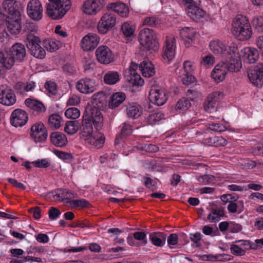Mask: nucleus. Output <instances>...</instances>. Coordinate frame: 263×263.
Wrapping results in <instances>:
<instances>
[{
    "instance_id": "nucleus-9",
    "label": "nucleus",
    "mask_w": 263,
    "mask_h": 263,
    "mask_svg": "<svg viewBox=\"0 0 263 263\" xmlns=\"http://www.w3.org/2000/svg\"><path fill=\"white\" fill-rule=\"evenodd\" d=\"M3 7L5 11L12 17H21L23 7L20 2L14 0H5Z\"/></svg>"
},
{
    "instance_id": "nucleus-40",
    "label": "nucleus",
    "mask_w": 263,
    "mask_h": 263,
    "mask_svg": "<svg viewBox=\"0 0 263 263\" xmlns=\"http://www.w3.org/2000/svg\"><path fill=\"white\" fill-rule=\"evenodd\" d=\"M224 211L222 208L212 209L207 217L208 219L211 222H216L220 220V217L223 216Z\"/></svg>"
},
{
    "instance_id": "nucleus-11",
    "label": "nucleus",
    "mask_w": 263,
    "mask_h": 263,
    "mask_svg": "<svg viewBox=\"0 0 263 263\" xmlns=\"http://www.w3.org/2000/svg\"><path fill=\"white\" fill-rule=\"evenodd\" d=\"M27 14L33 20L39 21L42 18L43 8L39 0H30L27 5Z\"/></svg>"
},
{
    "instance_id": "nucleus-57",
    "label": "nucleus",
    "mask_w": 263,
    "mask_h": 263,
    "mask_svg": "<svg viewBox=\"0 0 263 263\" xmlns=\"http://www.w3.org/2000/svg\"><path fill=\"white\" fill-rule=\"evenodd\" d=\"M252 24L255 29H258V31H260V29L262 30V27L263 26V17L257 16L254 17L252 21Z\"/></svg>"
},
{
    "instance_id": "nucleus-50",
    "label": "nucleus",
    "mask_w": 263,
    "mask_h": 263,
    "mask_svg": "<svg viewBox=\"0 0 263 263\" xmlns=\"http://www.w3.org/2000/svg\"><path fill=\"white\" fill-rule=\"evenodd\" d=\"M34 50H35V54L34 52H32V51H30V54L34 57L40 59H43L45 57L46 52L45 50L41 46L40 44L37 45L35 46V48L33 51V52Z\"/></svg>"
},
{
    "instance_id": "nucleus-62",
    "label": "nucleus",
    "mask_w": 263,
    "mask_h": 263,
    "mask_svg": "<svg viewBox=\"0 0 263 263\" xmlns=\"http://www.w3.org/2000/svg\"><path fill=\"white\" fill-rule=\"evenodd\" d=\"M62 68L65 72L68 73L70 75L74 74L77 72L76 68L69 64H65V65H64Z\"/></svg>"
},
{
    "instance_id": "nucleus-3",
    "label": "nucleus",
    "mask_w": 263,
    "mask_h": 263,
    "mask_svg": "<svg viewBox=\"0 0 263 263\" xmlns=\"http://www.w3.org/2000/svg\"><path fill=\"white\" fill-rule=\"evenodd\" d=\"M139 41L140 45L149 51H156L158 48L156 41V35L154 31L149 28H144L139 33Z\"/></svg>"
},
{
    "instance_id": "nucleus-6",
    "label": "nucleus",
    "mask_w": 263,
    "mask_h": 263,
    "mask_svg": "<svg viewBox=\"0 0 263 263\" xmlns=\"http://www.w3.org/2000/svg\"><path fill=\"white\" fill-rule=\"evenodd\" d=\"M182 3L185 5L189 16L193 20L197 22L203 17L204 12L193 0H182Z\"/></svg>"
},
{
    "instance_id": "nucleus-25",
    "label": "nucleus",
    "mask_w": 263,
    "mask_h": 263,
    "mask_svg": "<svg viewBox=\"0 0 263 263\" xmlns=\"http://www.w3.org/2000/svg\"><path fill=\"white\" fill-rule=\"evenodd\" d=\"M241 52L243 54V60L250 64L254 63L259 57L258 51L254 48H245L241 50Z\"/></svg>"
},
{
    "instance_id": "nucleus-49",
    "label": "nucleus",
    "mask_w": 263,
    "mask_h": 263,
    "mask_svg": "<svg viewBox=\"0 0 263 263\" xmlns=\"http://www.w3.org/2000/svg\"><path fill=\"white\" fill-rule=\"evenodd\" d=\"M69 203L71 207L81 208L88 207L90 205L89 202L84 199L70 200Z\"/></svg>"
},
{
    "instance_id": "nucleus-27",
    "label": "nucleus",
    "mask_w": 263,
    "mask_h": 263,
    "mask_svg": "<svg viewBox=\"0 0 263 263\" xmlns=\"http://www.w3.org/2000/svg\"><path fill=\"white\" fill-rule=\"evenodd\" d=\"M86 138L90 144L93 145L97 148H100L103 146L105 139L104 134L99 132H96Z\"/></svg>"
},
{
    "instance_id": "nucleus-23",
    "label": "nucleus",
    "mask_w": 263,
    "mask_h": 263,
    "mask_svg": "<svg viewBox=\"0 0 263 263\" xmlns=\"http://www.w3.org/2000/svg\"><path fill=\"white\" fill-rule=\"evenodd\" d=\"M107 9L117 12L122 17H126L129 13L128 7L121 2L109 4L107 6Z\"/></svg>"
},
{
    "instance_id": "nucleus-35",
    "label": "nucleus",
    "mask_w": 263,
    "mask_h": 263,
    "mask_svg": "<svg viewBox=\"0 0 263 263\" xmlns=\"http://www.w3.org/2000/svg\"><path fill=\"white\" fill-rule=\"evenodd\" d=\"M125 78L130 85L133 86H142L144 80L137 73L125 74Z\"/></svg>"
},
{
    "instance_id": "nucleus-36",
    "label": "nucleus",
    "mask_w": 263,
    "mask_h": 263,
    "mask_svg": "<svg viewBox=\"0 0 263 263\" xmlns=\"http://www.w3.org/2000/svg\"><path fill=\"white\" fill-rule=\"evenodd\" d=\"M41 43L40 39L35 35L33 33H29L26 35V45L27 48L30 51L33 52V50L35 48L37 45ZM35 50H34V53L35 54Z\"/></svg>"
},
{
    "instance_id": "nucleus-30",
    "label": "nucleus",
    "mask_w": 263,
    "mask_h": 263,
    "mask_svg": "<svg viewBox=\"0 0 263 263\" xmlns=\"http://www.w3.org/2000/svg\"><path fill=\"white\" fill-rule=\"evenodd\" d=\"M139 69L144 77L150 78L154 75L155 70L151 62L144 60L139 65Z\"/></svg>"
},
{
    "instance_id": "nucleus-63",
    "label": "nucleus",
    "mask_w": 263,
    "mask_h": 263,
    "mask_svg": "<svg viewBox=\"0 0 263 263\" xmlns=\"http://www.w3.org/2000/svg\"><path fill=\"white\" fill-rule=\"evenodd\" d=\"M167 243L170 248L171 245L174 246L177 244L178 241V235L175 233H172L167 238Z\"/></svg>"
},
{
    "instance_id": "nucleus-17",
    "label": "nucleus",
    "mask_w": 263,
    "mask_h": 263,
    "mask_svg": "<svg viewBox=\"0 0 263 263\" xmlns=\"http://www.w3.org/2000/svg\"><path fill=\"white\" fill-rule=\"evenodd\" d=\"M46 12L53 20H59L67 13L58 4L56 3L55 4L54 2H50L47 5Z\"/></svg>"
},
{
    "instance_id": "nucleus-53",
    "label": "nucleus",
    "mask_w": 263,
    "mask_h": 263,
    "mask_svg": "<svg viewBox=\"0 0 263 263\" xmlns=\"http://www.w3.org/2000/svg\"><path fill=\"white\" fill-rule=\"evenodd\" d=\"M121 30L126 37H130L134 34V28L127 23H125L122 25Z\"/></svg>"
},
{
    "instance_id": "nucleus-51",
    "label": "nucleus",
    "mask_w": 263,
    "mask_h": 263,
    "mask_svg": "<svg viewBox=\"0 0 263 263\" xmlns=\"http://www.w3.org/2000/svg\"><path fill=\"white\" fill-rule=\"evenodd\" d=\"M46 91L52 95H55L57 92V86L56 83L53 81H47L44 85Z\"/></svg>"
},
{
    "instance_id": "nucleus-12",
    "label": "nucleus",
    "mask_w": 263,
    "mask_h": 263,
    "mask_svg": "<svg viewBox=\"0 0 263 263\" xmlns=\"http://www.w3.org/2000/svg\"><path fill=\"white\" fill-rule=\"evenodd\" d=\"M105 4L104 0H87L83 4V12L89 15L96 14L103 8Z\"/></svg>"
},
{
    "instance_id": "nucleus-39",
    "label": "nucleus",
    "mask_w": 263,
    "mask_h": 263,
    "mask_svg": "<svg viewBox=\"0 0 263 263\" xmlns=\"http://www.w3.org/2000/svg\"><path fill=\"white\" fill-rule=\"evenodd\" d=\"M103 79L105 84L114 85L119 81L120 76L118 72L109 71L105 74Z\"/></svg>"
},
{
    "instance_id": "nucleus-42",
    "label": "nucleus",
    "mask_w": 263,
    "mask_h": 263,
    "mask_svg": "<svg viewBox=\"0 0 263 263\" xmlns=\"http://www.w3.org/2000/svg\"><path fill=\"white\" fill-rule=\"evenodd\" d=\"M238 53L239 50L237 45L236 44L232 43L229 46L228 50L226 48V51H225V54H223V57L225 58H230L231 56L232 57V58H240Z\"/></svg>"
},
{
    "instance_id": "nucleus-46",
    "label": "nucleus",
    "mask_w": 263,
    "mask_h": 263,
    "mask_svg": "<svg viewBox=\"0 0 263 263\" xmlns=\"http://www.w3.org/2000/svg\"><path fill=\"white\" fill-rule=\"evenodd\" d=\"M191 106V103L187 99L182 98L177 102L175 108L176 109L184 110L189 108Z\"/></svg>"
},
{
    "instance_id": "nucleus-58",
    "label": "nucleus",
    "mask_w": 263,
    "mask_h": 263,
    "mask_svg": "<svg viewBox=\"0 0 263 263\" xmlns=\"http://www.w3.org/2000/svg\"><path fill=\"white\" fill-rule=\"evenodd\" d=\"M230 250L234 255L242 256L245 254V251L240 248L238 246L233 244L231 246Z\"/></svg>"
},
{
    "instance_id": "nucleus-1",
    "label": "nucleus",
    "mask_w": 263,
    "mask_h": 263,
    "mask_svg": "<svg viewBox=\"0 0 263 263\" xmlns=\"http://www.w3.org/2000/svg\"><path fill=\"white\" fill-rule=\"evenodd\" d=\"M92 125L97 130L101 128L103 125V117L102 114L97 107L86 108L83 116L82 128L83 135L86 138L93 134Z\"/></svg>"
},
{
    "instance_id": "nucleus-15",
    "label": "nucleus",
    "mask_w": 263,
    "mask_h": 263,
    "mask_svg": "<svg viewBox=\"0 0 263 263\" xmlns=\"http://www.w3.org/2000/svg\"><path fill=\"white\" fill-rule=\"evenodd\" d=\"M27 112L21 109H16L11 114L10 122L15 127L22 126L27 123Z\"/></svg>"
},
{
    "instance_id": "nucleus-5",
    "label": "nucleus",
    "mask_w": 263,
    "mask_h": 263,
    "mask_svg": "<svg viewBox=\"0 0 263 263\" xmlns=\"http://www.w3.org/2000/svg\"><path fill=\"white\" fill-rule=\"evenodd\" d=\"M250 82L255 86L262 87L263 85V64L258 63L248 72Z\"/></svg>"
},
{
    "instance_id": "nucleus-24",
    "label": "nucleus",
    "mask_w": 263,
    "mask_h": 263,
    "mask_svg": "<svg viewBox=\"0 0 263 263\" xmlns=\"http://www.w3.org/2000/svg\"><path fill=\"white\" fill-rule=\"evenodd\" d=\"M226 62H222V64H225L226 66V70L230 72H236L240 70L242 64L240 58H225Z\"/></svg>"
},
{
    "instance_id": "nucleus-16",
    "label": "nucleus",
    "mask_w": 263,
    "mask_h": 263,
    "mask_svg": "<svg viewBox=\"0 0 263 263\" xmlns=\"http://www.w3.org/2000/svg\"><path fill=\"white\" fill-rule=\"evenodd\" d=\"M97 86L95 81L89 78H83L77 83V89L83 93H90L96 90Z\"/></svg>"
},
{
    "instance_id": "nucleus-47",
    "label": "nucleus",
    "mask_w": 263,
    "mask_h": 263,
    "mask_svg": "<svg viewBox=\"0 0 263 263\" xmlns=\"http://www.w3.org/2000/svg\"><path fill=\"white\" fill-rule=\"evenodd\" d=\"M43 44L44 47L50 52L56 51L59 48L58 43L55 40H45L44 41Z\"/></svg>"
},
{
    "instance_id": "nucleus-60",
    "label": "nucleus",
    "mask_w": 263,
    "mask_h": 263,
    "mask_svg": "<svg viewBox=\"0 0 263 263\" xmlns=\"http://www.w3.org/2000/svg\"><path fill=\"white\" fill-rule=\"evenodd\" d=\"M54 153L60 159L63 160H71L73 157L72 155L68 153L63 152L58 150H54Z\"/></svg>"
},
{
    "instance_id": "nucleus-18",
    "label": "nucleus",
    "mask_w": 263,
    "mask_h": 263,
    "mask_svg": "<svg viewBox=\"0 0 263 263\" xmlns=\"http://www.w3.org/2000/svg\"><path fill=\"white\" fill-rule=\"evenodd\" d=\"M100 38L93 33H88L81 41L82 47L84 50H93L98 45Z\"/></svg>"
},
{
    "instance_id": "nucleus-55",
    "label": "nucleus",
    "mask_w": 263,
    "mask_h": 263,
    "mask_svg": "<svg viewBox=\"0 0 263 263\" xmlns=\"http://www.w3.org/2000/svg\"><path fill=\"white\" fill-rule=\"evenodd\" d=\"M37 27L34 23L26 21L23 25V31L27 33H32L36 31Z\"/></svg>"
},
{
    "instance_id": "nucleus-43",
    "label": "nucleus",
    "mask_w": 263,
    "mask_h": 263,
    "mask_svg": "<svg viewBox=\"0 0 263 263\" xmlns=\"http://www.w3.org/2000/svg\"><path fill=\"white\" fill-rule=\"evenodd\" d=\"M164 117V114L161 112H154L147 116L146 121L148 124L154 125L162 119Z\"/></svg>"
},
{
    "instance_id": "nucleus-32",
    "label": "nucleus",
    "mask_w": 263,
    "mask_h": 263,
    "mask_svg": "<svg viewBox=\"0 0 263 263\" xmlns=\"http://www.w3.org/2000/svg\"><path fill=\"white\" fill-rule=\"evenodd\" d=\"M25 103L31 110L37 113L44 112L46 111V108L43 103L39 101L28 98Z\"/></svg>"
},
{
    "instance_id": "nucleus-34",
    "label": "nucleus",
    "mask_w": 263,
    "mask_h": 263,
    "mask_svg": "<svg viewBox=\"0 0 263 263\" xmlns=\"http://www.w3.org/2000/svg\"><path fill=\"white\" fill-rule=\"evenodd\" d=\"M15 61L9 51L0 52V64L6 69H10L14 64Z\"/></svg>"
},
{
    "instance_id": "nucleus-2",
    "label": "nucleus",
    "mask_w": 263,
    "mask_h": 263,
    "mask_svg": "<svg viewBox=\"0 0 263 263\" xmlns=\"http://www.w3.org/2000/svg\"><path fill=\"white\" fill-rule=\"evenodd\" d=\"M232 32L238 40L246 41L249 39L252 32L248 19L241 15L235 17L232 23Z\"/></svg>"
},
{
    "instance_id": "nucleus-4",
    "label": "nucleus",
    "mask_w": 263,
    "mask_h": 263,
    "mask_svg": "<svg viewBox=\"0 0 263 263\" xmlns=\"http://www.w3.org/2000/svg\"><path fill=\"white\" fill-rule=\"evenodd\" d=\"M116 24L115 15L111 13H106L102 16L98 24V31L104 34L113 28Z\"/></svg>"
},
{
    "instance_id": "nucleus-41",
    "label": "nucleus",
    "mask_w": 263,
    "mask_h": 263,
    "mask_svg": "<svg viewBox=\"0 0 263 263\" xmlns=\"http://www.w3.org/2000/svg\"><path fill=\"white\" fill-rule=\"evenodd\" d=\"M80 124L77 120L67 121L64 128V130L69 135H72L76 133L79 129Z\"/></svg>"
},
{
    "instance_id": "nucleus-37",
    "label": "nucleus",
    "mask_w": 263,
    "mask_h": 263,
    "mask_svg": "<svg viewBox=\"0 0 263 263\" xmlns=\"http://www.w3.org/2000/svg\"><path fill=\"white\" fill-rule=\"evenodd\" d=\"M132 132L133 129L131 125L128 123H124L121 127L120 133L116 136L115 140V144H118L123 138L126 137L130 135Z\"/></svg>"
},
{
    "instance_id": "nucleus-56",
    "label": "nucleus",
    "mask_w": 263,
    "mask_h": 263,
    "mask_svg": "<svg viewBox=\"0 0 263 263\" xmlns=\"http://www.w3.org/2000/svg\"><path fill=\"white\" fill-rule=\"evenodd\" d=\"M215 62V59L212 55H206L202 58L201 65L204 66H212Z\"/></svg>"
},
{
    "instance_id": "nucleus-61",
    "label": "nucleus",
    "mask_w": 263,
    "mask_h": 263,
    "mask_svg": "<svg viewBox=\"0 0 263 263\" xmlns=\"http://www.w3.org/2000/svg\"><path fill=\"white\" fill-rule=\"evenodd\" d=\"M209 129L216 132H222L226 130V127L220 123H213L209 124Z\"/></svg>"
},
{
    "instance_id": "nucleus-7",
    "label": "nucleus",
    "mask_w": 263,
    "mask_h": 263,
    "mask_svg": "<svg viewBox=\"0 0 263 263\" xmlns=\"http://www.w3.org/2000/svg\"><path fill=\"white\" fill-rule=\"evenodd\" d=\"M30 136L35 143L44 142L48 136L47 131L43 123H36L30 129Z\"/></svg>"
},
{
    "instance_id": "nucleus-64",
    "label": "nucleus",
    "mask_w": 263,
    "mask_h": 263,
    "mask_svg": "<svg viewBox=\"0 0 263 263\" xmlns=\"http://www.w3.org/2000/svg\"><path fill=\"white\" fill-rule=\"evenodd\" d=\"M14 88L17 93L23 95L25 93V83L22 82H18L15 84Z\"/></svg>"
},
{
    "instance_id": "nucleus-52",
    "label": "nucleus",
    "mask_w": 263,
    "mask_h": 263,
    "mask_svg": "<svg viewBox=\"0 0 263 263\" xmlns=\"http://www.w3.org/2000/svg\"><path fill=\"white\" fill-rule=\"evenodd\" d=\"M133 237L136 240L141 241V243L139 245L141 246H145L147 243L146 234L143 232H135L133 234Z\"/></svg>"
},
{
    "instance_id": "nucleus-20",
    "label": "nucleus",
    "mask_w": 263,
    "mask_h": 263,
    "mask_svg": "<svg viewBox=\"0 0 263 263\" xmlns=\"http://www.w3.org/2000/svg\"><path fill=\"white\" fill-rule=\"evenodd\" d=\"M196 34L195 30L191 27H184L180 30V36L186 47H190L192 44Z\"/></svg>"
},
{
    "instance_id": "nucleus-8",
    "label": "nucleus",
    "mask_w": 263,
    "mask_h": 263,
    "mask_svg": "<svg viewBox=\"0 0 263 263\" xmlns=\"http://www.w3.org/2000/svg\"><path fill=\"white\" fill-rule=\"evenodd\" d=\"M16 97L13 90L7 85L0 86V103L6 106H11L16 102Z\"/></svg>"
},
{
    "instance_id": "nucleus-13",
    "label": "nucleus",
    "mask_w": 263,
    "mask_h": 263,
    "mask_svg": "<svg viewBox=\"0 0 263 263\" xmlns=\"http://www.w3.org/2000/svg\"><path fill=\"white\" fill-rule=\"evenodd\" d=\"M149 99L152 103L158 106L162 105L167 100L166 91L164 89L159 87L152 88L149 91Z\"/></svg>"
},
{
    "instance_id": "nucleus-59",
    "label": "nucleus",
    "mask_w": 263,
    "mask_h": 263,
    "mask_svg": "<svg viewBox=\"0 0 263 263\" xmlns=\"http://www.w3.org/2000/svg\"><path fill=\"white\" fill-rule=\"evenodd\" d=\"M61 214V212L55 207H51L48 211L49 218L52 220L58 218Z\"/></svg>"
},
{
    "instance_id": "nucleus-38",
    "label": "nucleus",
    "mask_w": 263,
    "mask_h": 263,
    "mask_svg": "<svg viewBox=\"0 0 263 263\" xmlns=\"http://www.w3.org/2000/svg\"><path fill=\"white\" fill-rule=\"evenodd\" d=\"M209 46L211 50L215 54H221L223 57V54H225L226 47L219 41H213L211 42Z\"/></svg>"
},
{
    "instance_id": "nucleus-26",
    "label": "nucleus",
    "mask_w": 263,
    "mask_h": 263,
    "mask_svg": "<svg viewBox=\"0 0 263 263\" xmlns=\"http://www.w3.org/2000/svg\"><path fill=\"white\" fill-rule=\"evenodd\" d=\"M50 140L51 143L57 147L65 146L67 143V140L66 135L62 133L55 132L50 134Z\"/></svg>"
},
{
    "instance_id": "nucleus-22",
    "label": "nucleus",
    "mask_w": 263,
    "mask_h": 263,
    "mask_svg": "<svg viewBox=\"0 0 263 263\" xmlns=\"http://www.w3.org/2000/svg\"><path fill=\"white\" fill-rule=\"evenodd\" d=\"M225 64H217L211 73V77L217 82L222 81L227 73Z\"/></svg>"
},
{
    "instance_id": "nucleus-28",
    "label": "nucleus",
    "mask_w": 263,
    "mask_h": 263,
    "mask_svg": "<svg viewBox=\"0 0 263 263\" xmlns=\"http://www.w3.org/2000/svg\"><path fill=\"white\" fill-rule=\"evenodd\" d=\"M149 236L153 245L162 247L165 243L167 235L163 232H157L151 233Z\"/></svg>"
},
{
    "instance_id": "nucleus-48",
    "label": "nucleus",
    "mask_w": 263,
    "mask_h": 263,
    "mask_svg": "<svg viewBox=\"0 0 263 263\" xmlns=\"http://www.w3.org/2000/svg\"><path fill=\"white\" fill-rule=\"evenodd\" d=\"M65 115L67 118L76 119L80 115V110L76 107H71L66 110Z\"/></svg>"
},
{
    "instance_id": "nucleus-21",
    "label": "nucleus",
    "mask_w": 263,
    "mask_h": 263,
    "mask_svg": "<svg viewBox=\"0 0 263 263\" xmlns=\"http://www.w3.org/2000/svg\"><path fill=\"white\" fill-rule=\"evenodd\" d=\"M176 40L172 38L166 41V45L164 48L163 58L167 62L172 60L175 56Z\"/></svg>"
},
{
    "instance_id": "nucleus-45",
    "label": "nucleus",
    "mask_w": 263,
    "mask_h": 263,
    "mask_svg": "<svg viewBox=\"0 0 263 263\" xmlns=\"http://www.w3.org/2000/svg\"><path fill=\"white\" fill-rule=\"evenodd\" d=\"M160 24V20L154 16L147 17L144 18L143 22V25L152 27H157Z\"/></svg>"
},
{
    "instance_id": "nucleus-31",
    "label": "nucleus",
    "mask_w": 263,
    "mask_h": 263,
    "mask_svg": "<svg viewBox=\"0 0 263 263\" xmlns=\"http://www.w3.org/2000/svg\"><path fill=\"white\" fill-rule=\"evenodd\" d=\"M126 99V95L122 92L113 93L110 97L108 106L110 108L114 109L119 106Z\"/></svg>"
},
{
    "instance_id": "nucleus-29",
    "label": "nucleus",
    "mask_w": 263,
    "mask_h": 263,
    "mask_svg": "<svg viewBox=\"0 0 263 263\" xmlns=\"http://www.w3.org/2000/svg\"><path fill=\"white\" fill-rule=\"evenodd\" d=\"M21 17H12L6 22V26L10 32L13 34H17L22 29Z\"/></svg>"
},
{
    "instance_id": "nucleus-44",
    "label": "nucleus",
    "mask_w": 263,
    "mask_h": 263,
    "mask_svg": "<svg viewBox=\"0 0 263 263\" xmlns=\"http://www.w3.org/2000/svg\"><path fill=\"white\" fill-rule=\"evenodd\" d=\"M61 117L58 114H53L49 116L48 124L51 127L58 128L61 126Z\"/></svg>"
},
{
    "instance_id": "nucleus-33",
    "label": "nucleus",
    "mask_w": 263,
    "mask_h": 263,
    "mask_svg": "<svg viewBox=\"0 0 263 263\" xmlns=\"http://www.w3.org/2000/svg\"><path fill=\"white\" fill-rule=\"evenodd\" d=\"M126 113L129 118H137L141 114V108L137 103H128L126 105Z\"/></svg>"
},
{
    "instance_id": "nucleus-54",
    "label": "nucleus",
    "mask_w": 263,
    "mask_h": 263,
    "mask_svg": "<svg viewBox=\"0 0 263 263\" xmlns=\"http://www.w3.org/2000/svg\"><path fill=\"white\" fill-rule=\"evenodd\" d=\"M49 2H54L55 4L56 3L58 4L62 8L64 9L67 12L71 7L70 0H48Z\"/></svg>"
},
{
    "instance_id": "nucleus-10",
    "label": "nucleus",
    "mask_w": 263,
    "mask_h": 263,
    "mask_svg": "<svg viewBox=\"0 0 263 263\" xmlns=\"http://www.w3.org/2000/svg\"><path fill=\"white\" fill-rule=\"evenodd\" d=\"M96 56L98 61L103 64H108L113 61L114 55L106 46H100L96 50Z\"/></svg>"
},
{
    "instance_id": "nucleus-14",
    "label": "nucleus",
    "mask_w": 263,
    "mask_h": 263,
    "mask_svg": "<svg viewBox=\"0 0 263 263\" xmlns=\"http://www.w3.org/2000/svg\"><path fill=\"white\" fill-rule=\"evenodd\" d=\"M222 96L223 94L219 91H215L210 94L204 102L203 106L205 110L209 112L216 111L220 100V97Z\"/></svg>"
},
{
    "instance_id": "nucleus-19",
    "label": "nucleus",
    "mask_w": 263,
    "mask_h": 263,
    "mask_svg": "<svg viewBox=\"0 0 263 263\" xmlns=\"http://www.w3.org/2000/svg\"><path fill=\"white\" fill-rule=\"evenodd\" d=\"M9 52L15 61L22 62L26 55L25 46L21 43H15L11 48Z\"/></svg>"
}]
</instances>
